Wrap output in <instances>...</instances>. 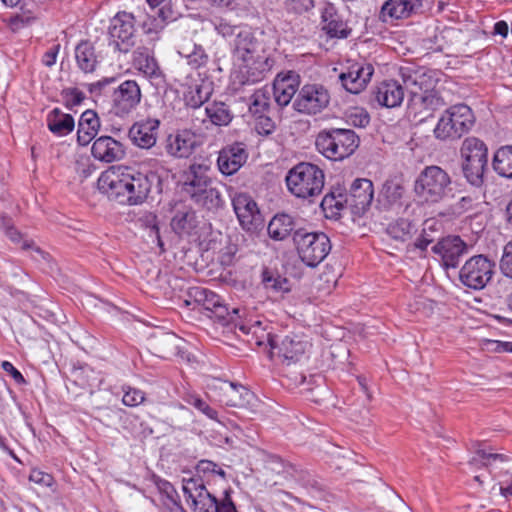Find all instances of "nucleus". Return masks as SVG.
<instances>
[{
  "label": "nucleus",
  "mask_w": 512,
  "mask_h": 512,
  "mask_svg": "<svg viewBox=\"0 0 512 512\" xmlns=\"http://www.w3.org/2000/svg\"><path fill=\"white\" fill-rule=\"evenodd\" d=\"M160 182V177L154 172H132L128 168L110 167L101 173L97 188L109 199L132 206L142 204L153 185L159 189Z\"/></svg>",
  "instance_id": "f257e3e1"
},
{
  "label": "nucleus",
  "mask_w": 512,
  "mask_h": 512,
  "mask_svg": "<svg viewBox=\"0 0 512 512\" xmlns=\"http://www.w3.org/2000/svg\"><path fill=\"white\" fill-rule=\"evenodd\" d=\"M231 46L234 57L243 63L246 82L257 83L266 78L274 65V59L264 42L250 28L239 30Z\"/></svg>",
  "instance_id": "f03ea898"
},
{
  "label": "nucleus",
  "mask_w": 512,
  "mask_h": 512,
  "mask_svg": "<svg viewBox=\"0 0 512 512\" xmlns=\"http://www.w3.org/2000/svg\"><path fill=\"white\" fill-rule=\"evenodd\" d=\"M374 197L373 183L369 179H355L349 192L341 185L332 186L323 197L321 208L328 219H338L341 212L349 209L354 215H362L370 207Z\"/></svg>",
  "instance_id": "7ed1b4c3"
},
{
  "label": "nucleus",
  "mask_w": 512,
  "mask_h": 512,
  "mask_svg": "<svg viewBox=\"0 0 512 512\" xmlns=\"http://www.w3.org/2000/svg\"><path fill=\"white\" fill-rule=\"evenodd\" d=\"M207 172L205 165H190L182 183V192L196 205L208 211H217L223 206L224 200Z\"/></svg>",
  "instance_id": "20e7f679"
},
{
  "label": "nucleus",
  "mask_w": 512,
  "mask_h": 512,
  "mask_svg": "<svg viewBox=\"0 0 512 512\" xmlns=\"http://www.w3.org/2000/svg\"><path fill=\"white\" fill-rule=\"evenodd\" d=\"M452 177L438 165H429L421 170L414 182V193L422 203L437 204L448 197Z\"/></svg>",
  "instance_id": "39448f33"
},
{
  "label": "nucleus",
  "mask_w": 512,
  "mask_h": 512,
  "mask_svg": "<svg viewBox=\"0 0 512 512\" xmlns=\"http://www.w3.org/2000/svg\"><path fill=\"white\" fill-rule=\"evenodd\" d=\"M359 143L360 138L353 130L340 128L322 130L315 141L318 151L334 161L343 160L352 155Z\"/></svg>",
  "instance_id": "423d86ee"
},
{
  "label": "nucleus",
  "mask_w": 512,
  "mask_h": 512,
  "mask_svg": "<svg viewBox=\"0 0 512 512\" xmlns=\"http://www.w3.org/2000/svg\"><path fill=\"white\" fill-rule=\"evenodd\" d=\"M324 180L323 170L307 162L297 164L286 176L288 190L303 199L318 196L323 190Z\"/></svg>",
  "instance_id": "0eeeda50"
},
{
  "label": "nucleus",
  "mask_w": 512,
  "mask_h": 512,
  "mask_svg": "<svg viewBox=\"0 0 512 512\" xmlns=\"http://www.w3.org/2000/svg\"><path fill=\"white\" fill-rule=\"evenodd\" d=\"M475 124V116L471 108L458 104L448 108L434 129V135L439 140L459 139Z\"/></svg>",
  "instance_id": "6e6552de"
},
{
  "label": "nucleus",
  "mask_w": 512,
  "mask_h": 512,
  "mask_svg": "<svg viewBox=\"0 0 512 512\" xmlns=\"http://www.w3.org/2000/svg\"><path fill=\"white\" fill-rule=\"evenodd\" d=\"M293 242L300 259L310 267L321 263L331 250L329 237L323 232H310L305 228L293 235Z\"/></svg>",
  "instance_id": "1a4fd4ad"
},
{
  "label": "nucleus",
  "mask_w": 512,
  "mask_h": 512,
  "mask_svg": "<svg viewBox=\"0 0 512 512\" xmlns=\"http://www.w3.org/2000/svg\"><path fill=\"white\" fill-rule=\"evenodd\" d=\"M495 263L485 255L469 258L459 271V280L467 288L481 290L491 281Z\"/></svg>",
  "instance_id": "9d476101"
},
{
  "label": "nucleus",
  "mask_w": 512,
  "mask_h": 512,
  "mask_svg": "<svg viewBox=\"0 0 512 512\" xmlns=\"http://www.w3.org/2000/svg\"><path fill=\"white\" fill-rule=\"evenodd\" d=\"M266 336L271 348V356H277L287 365L297 362L308 347V342L297 335L279 337L268 333Z\"/></svg>",
  "instance_id": "9b49d317"
},
{
  "label": "nucleus",
  "mask_w": 512,
  "mask_h": 512,
  "mask_svg": "<svg viewBox=\"0 0 512 512\" xmlns=\"http://www.w3.org/2000/svg\"><path fill=\"white\" fill-rule=\"evenodd\" d=\"M142 93L135 80H126L114 89L112 94V111L116 116H129L140 104Z\"/></svg>",
  "instance_id": "f8f14e48"
},
{
  "label": "nucleus",
  "mask_w": 512,
  "mask_h": 512,
  "mask_svg": "<svg viewBox=\"0 0 512 512\" xmlns=\"http://www.w3.org/2000/svg\"><path fill=\"white\" fill-rule=\"evenodd\" d=\"M109 35L119 51L127 53L135 45V17L132 13L118 12L109 25Z\"/></svg>",
  "instance_id": "ddd939ff"
},
{
  "label": "nucleus",
  "mask_w": 512,
  "mask_h": 512,
  "mask_svg": "<svg viewBox=\"0 0 512 512\" xmlns=\"http://www.w3.org/2000/svg\"><path fill=\"white\" fill-rule=\"evenodd\" d=\"M330 96L322 85H304L293 102L296 111L304 114H317L329 104Z\"/></svg>",
  "instance_id": "4468645a"
},
{
  "label": "nucleus",
  "mask_w": 512,
  "mask_h": 512,
  "mask_svg": "<svg viewBox=\"0 0 512 512\" xmlns=\"http://www.w3.org/2000/svg\"><path fill=\"white\" fill-rule=\"evenodd\" d=\"M401 77L405 90L410 96V102H412L414 98H418L427 92H431L435 89L437 84L435 72L422 68L417 70L402 68Z\"/></svg>",
  "instance_id": "2eb2a0df"
},
{
  "label": "nucleus",
  "mask_w": 512,
  "mask_h": 512,
  "mask_svg": "<svg viewBox=\"0 0 512 512\" xmlns=\"http://www.w3.org/2000/svg\"><path fill=\"white\" fill-rule=\"evenodd\" d=\"M319 13L321 30L329 38L344 39L350 35L351 29L333 3L322 2L319 6Z\"/></svg>",
  "instance_id": "dca6fc26"
},
{
  "label": "nucleus",
  "mask_w": 512,
  "mask_h": 512,
  "mask_svg": "<svg viewBox=\"0 0 512 512\" xmlns=\"http://www.w3.org/2000/svg\"><path fill=\"white\" fill-rule=\"evenodd\" d=\"M232 205L243 229L251 231L262 223L257 204L248 194H236L232 199Z\"/></svg>",
  "instance_id": "f3484780"
},
{
  "label": "nucleus",
  "mask_w": 512,
  "mask_h": 512,
  "mask_svg": "<svg viewBox=\"0 0 512 512\" xmlns=\"http://www.w3.org/2000/svg\"><path fill=\"white\" fill-rule=\"evenodd\" d=\"M467 250V244L459 236L442 238L432 247L433 253L441 257L445 268L457 267Z\"/></svg>",
  "instance_id": "a211bd4d"
},
{
  "label": "nucleus",
  "mask_w": 512,
  "mask_h": 512,
  "mask_svg": "<svg viewBox=\"0 0 512 512\" xmlns=\"http://www.w3.org/2000/svg\"><path fill=\"white\" fill-rule=\"evenodd\" d=\"M248 153L243 143L223 147L218 154L217 165L223 175L235 174L247 161Z\"/></svg>",
  "instance_id": "6ab92c4d"
},
{
  "label": "nucleus",
  "mask_w": 512,
  "mask_h": 512,
  "mask_svg": "<svg viewBox=\"0 0 512 512\" xmlns=\"http://www.w3.org/2000/svg\"><path fill=\"white\" fill-rule=\"evenodd\" d=\"M160 121L147 118L134 123L129 129V138L132 143L142 149H150L156 144Z\"/></svg>",
  "instance_id": "aec40b11"
},
{
  "label": "nucleus",
  "mask_w": 512,
  "mask_h": 512,
  "mask_svg": "<svg viewBox=\"0 0 512 512\" xmlns=\"http://www.w3.org/2000/svg\"><path fill=\"white\" fill-rule=\"evenodd\" d=\"M91 154L96 160L108 164L122 160L126 152L120 141L111 136H100L93 142Z\"/></svg>",
  "instance_id": "412c9836"
},
{
  "label": "nucleus",
  "mask_w": 512,
  "mask_h": 512,
  "mask_svg": "<svg viewBox=\"0 0 512 512\" xmlns=\"http://www.w3.org/2000/svg\"><path fill=\"white\" fill-rule=\"evenodd\" d=\"M422 7V0H387L381 8L380 19L383 22H393L408 18L417 13Z\"/></svg>",
  "instance_id": "4be33fe9"
},
{
  "label": "nucleus",
  "mask_w": 512,
  "mask_h": 512,
  "mask_svg": "<svg viewBox=\"0 0 512 512\" xmlns=\"http://www.w3.org/2000/svg\"><path fill=\"white\" fill-rule=\"evenodd\" d=\"M300 84V77L293 71L278 74L273 82V95L280 107L287 106L296 94Z\"/></svg>",
  "instance_id": "5701e85b"
},
{
  "label": "nucleus",
  "mask_w": 512,
  "mask_h": 512,
  "mask_svg": "<svg viewBox=\"0 0 512 512\" xmlns=\"http://www.w3.org/2000/svg\"><path fill=\"white\" fill-rule=\"evenodd\" d=\"M222 391L220 402L230 407H248L255 400V395L241 384L228 381H220Z\"/></svg>",
  "instance_id": "b1692460"
},
{
  "label": "nucleus",
  "mask_w": 512,
  "mask_h": 512,
  "mask_svg": "<svg viewBox=\"0 0 512 512\" xmlns=\"http://www.w3.org/2000/svg\"><path fill=\"white\" fill-rule=\"evenodd\" d=\"M404 89V85L402 86L398 81H383L373 91L372 96L380 106L394 108L402 103Z\"/></svg>",
  "instance_id": "393cba45"
},
{
  "label": "nucleus",
  "mask_w": 512,
  "mask_h": 512,
  "mask_svg": "<svg viewBox=\"0 0 512 512\" xmlns=\"http://www.w3.org/2000/svg\"><path fill=\"white\" fill-rule=\"evenodd\" d=\"M195 136L188 130L168 135L165 150L174 158H187L195 148Z\"/></svg>",
  "instance_id": "a878e982"
},
{
  "label": "nucleus",
  "mask_w": 512,
  "mask_h": 512,
  "mask_svg": "<svg viewBox=\"0 0 512 512\" xmlns=\"http://www.w3.org/2000/svg\"><path fill=\"white\" fill-rule=\"evenodd\" d=\"M133 65L145 77L152 81H160L163 78L162 71L152 51L147 47H138L133 52Z\"/></svg>",
  "instance_id": "bb28decb"
},
{
  "label": "nucleus",
  "mask_w": 512,
  "mask_h": 512,
  "mask_svg": "<svg viewBox=\"0 0 512 512\" xmlns=\"http://www.w3.org/2000/svg\"><path fill=\"white\" fill-rule=\"evenodd\" d=\"M304 228L298 227L297 221L289 214H276L268 224V234L276 241H283L289 236H293L298 230Z\"/></svg>",
  "instance_id": "cd10ccee"
},
{
  "label": "nucleus",
  "mask_w": 512,
  "mask_h": 512,
  "mask_svg": "<svg viewBox=\"0 0 512 512\" xmlns=\"http://www.w3.org/2000/svg\"><path fill=\"white\" fill-rule=\"evenodd\" d=\"M100 128L99 118L93 110L81 114L78 122L77 142L80 146L88 145L97 135Z\"/></svg>",
  "instance_id": "c85d7f7f"
},
{
  "label": "nucleus",
  "mask_w": 512,
  "mask_h": 512,
  "mask_svg": "<svg viewBox=\"0 0 512 512\" xmlns=\"http://www.w3.org/2000/svg\"><path fill=\"white\" fill-rule=\"evenodd\" d=\"M180 339L170 332L154 335L150 341L153 353L161 358H169L177 354Z\"/></svg>",
  "instance_id": "c756f323"
},
{
  "label": "nucleus",
  "mask_w": 512,
  "mask_h": 512,
  "mask_svg": "<svg viewBox=\"0 0 512 512\" xmlns=\"http://www.w3.org/2000/svg\"><path fill=\"white\" fill-rule=\"evenodd\" d=\"M460 157L463 161L488 163V148L481 139L477 137H467L462 142Z\"/></svg>",
  "instance_id": "7c9ffc66"
},
{
  "label": "nucleus",
  "mask_w": 512,
  "mask_h": 512,
  "mask_svg": "<svg viewBox=\"0 0 512 512\" xmlns=\"http://www.w3.org/2000/svg\"><path fill=\"white\" fill-rule=\"evenodd\" d=\"M75 60L78 68L85 74L93 73L99 63L93 44L81 41L75 48Z\"/></svg>",
  "instance_id": "2f4dec72"
},
{
  "label": "nucleus",
  "mask_w": 512,
  "mask_h": 512,
  "mask_svg": "<svg viewBox=\"0 0 512 512\" xmlns=\"http://www.w3.org/2000/svg\"><path fill=\"white\" fill-rule=\"evenodd\" d=\"M48 129L56 136H65L71 133L75 127L72 115L63 113L59 108H54L47 115Z\"/></svg>",
  "instance_id": "473e14b6"
},
{
  "label": "nucleus",
  "mask_w": 512,
  "mask_h": 512,
  "mask_svg": "<svg viewBox=\"0 0 512 512\" xmlns=\"http://www.w3.org/2000/svg\"><path fill=\"white\" fill-rule=\"evenodd\" d=\"M171 227L173 231L182 236L190 235L197 227V217L195 211L190 207H184L176 211L171 220Z\"/></svg>",
  "instance_id": "72a5a7b5"
},
{
  "label": "nucleus",
  "mask_w": 512,
  "mask_h": 512,
  "mask_svg": "<svg viewBox=\"0 0 512 512\" xmlns=\"http://www.w3.org/2000/svg\"><path fill=\"white\" fill-rule=\"evenodd\" d=\"M262 284L268 293L275 296H283L291 291V283L286 277L268 269L262 272Z\"/></svg>",
  "instance_id": "f704fd0d"
},
{
  "label": "nucleus",
  "mask_w": 512,
  "mask_h": 512,
  "mask_svg": "<svg viewBox=\"0 0 512 512\" xmlns=\"http://www.w3.org/2000/svg\"><path fill=\"white\" fill-rule=\"evenodd\" d=\"M239 309L233 308L231 311L228 309V307L220 301V303L217 305V307L213 310L211 314H207V317L210 319H213L215 322H218L222 326H227L230 324H235V327L238 326L237 320L239 318ZM239 329L244 332L245 334H249L251 327H247L246 325L240 324Z\"/></svg>",
  "instance_id": "c9c22d12"
},
{
  "label": "nucleus",
  "mask_w": 512,
  "mask_h": 512,
  "mask_svg": "<svg viewBox=\"0 0 512 512\" xmlns=\"http://www.w3.org/2000/svg\"><path fill=\"white\" fill-rule=\"evenodd\" d=\"M192 301L204 310V314H211L220 303L221 298L214 292L201 287L192 288L189 292Z\"/></svg>",
  "instance_id": "e433bc0d"
},
{
  "label": "nucleus",
  "mask_w": 512,
  "mask_h": 512,
  "mask_svg": "<svg viewBox=\"0 0 512 512\" xmlns=\"http://www.w3.org/2000/svg\"><path fill=\"white\" fill-rule=\"evenodd\" d=\"M488 163L461 160V170L466 181L475 188L484 185V174Z\"/></svg>",
  "instance_id": "4c0bfd02"
},
{
  "label": "nucleus",
  "mask_w": 512,
  "mask_h": 512,
  "mask_svg": "<svg viewBox=\"0 0 512 512\" xmlns=\"http://www.w3.org/2000/svg\"><path fill=\"white\" fill-rule=\"evenodd\" d=\"M206 116L215 126H227L233 120V113L224 102H213L205 107Z\"/></svg>",
  "instance_id": "58836bf2"
},
{
  "label": "nucleus",
  "mask_w": 512,
  "mask_h": 512,
  "mask_svg": "<svg viewBox=\"0 0 512 512\" xmlns=\"http://www.w3.org/2000/svg\"><path fill=\"white\" fill-rule=\"evenodd\" d=\"M212 95L211 83L203 82L189 88L184 95L186 106L197 109L208 102Z\"/></svg>",
  "instance_id": "ea45409f"
},
{
  "label": "nucleus",
  "mask_w": 512,
  "mask_h": 512,
  "mask_svg": "<svg viewBox=\"0 0 512 512\" xmlns=\"http://www.w3.org/2000/svg\"><path fill=\"white\" fill-rule=\"evenodd\" d=\"M388 235L396 241L406 242L416 232L415 224L405 218H399L390 223L386 229Z\"/></svg>",
  "instance_id": "a19ab883"
},
{
  "label": "nucleus",
  "mask_w": 512,
  "mask_h": 512,
  "mask_svg": "<svg viewBox=\"0 0 512 512\" xmlns=\"http://www.w3.org/2000/svg\"><path fill=\"white\" fill-rule=\"evenodd\" d=\"M493 169L506 178H512V146L498 149L493 158Z\"/></svg>",
  "instance_id": "79ce46f5"
},
{
  "label": "nucleus",
  "mask_w": 512,
  "mask_h": 512,
  "mask_svg": "<svg viewBox=\"0 0 512 512\" xmlns=\"http://www.w3.org/2000/svg\"><path fill=\"white\" fill-rule=\"evenodd\" d=\"M250 113L256 118H263L270 111V94L266 89L256 90L251 96Z\"/></svg>",
  "instance_id": "37998d69"
},
{
  "label": "nucleus",
  "mask_w": 512,
  "mask_h": 512,
  "mask_svg": "<svg viewBox=\"0 0 512 512\" xmlns=\"http://www.w3.org/2000/svg\"><path fill=\"white\" fill-rule=\"evenodd\" d=\"M410 105L411 107H423L428 111L427 116H430L434 110L443 107L445 105V101L439 92L436 89H433L431 92H427L418 98H414L413 101L410 102Z\"/></svg>",
  "instance_id": "c03bdc74"
},
{
  "label": "nucleus",
  "mask_w": 512,
  "mask_h": 512,
  "mask_svg": "<svg viewBox=\"0 0 512 512\" xmlns=\"http://www.w3.org/2000/svg\"><path fill=\"white\" fill-rule=\"evenodd\" d=\"M182 399L192 406H194L197 410L206 415L209 419L217 420V411L210 407L208 403H206L202 398H200L197 394L186 391L182 395Z\"/></svg>",
  "instance_id": "a18cd8bd"
},
{
  "label": "nucleus",
  "mask_w": 512,
  "mask_h": 512,
  "mask_svg": "<svg viewBox=\"0 0 512 512\" xmlns=\"http://www.w3.org/2000/svg\"><path fill=\"white\" fill-rule=\"evenodd\" d=\"M193 512H213L216 503V497L209 491L200 492L196 497L189 501Z\"/></svg>",
  "instance_id": "49530a36"
},
{
  "label": "nucleus",
  "mask_w": 512,
  "mask_h": 512,
  "mask_svg": "<svg viewBox=\"0 0 512 512\" xmlns=\"http://www.w3.org/2000/svg\"><path fill=\"white\" fill-rule=\"evenodd\" d=\"M404 191V187L400 182L387 180L383 184L381 194L389 204H394L403 197Z\"/></svg>",
  "instance_id": "de8ad7c7"
},
{
  "label": "nucleus",
  "mask_w": 512,
  "mask_h": 512,
  "mask_svg": "<svg viewBox=\"0 0 512 512\" xmlns=\"http://www.w3.org/2000/svg\"><path fill=\"white\" fill-rule=\"evenodd\" d=\"M183 493L186 497L187 502L196 497V494L200 495V492H207L203 480L201 478H189L183 479L182 485Z\"/></svg>",
  "instance_id": "09e8293b"
},
{
  "label": "nucleus",
  "mask_w": 512,
  "mask_h": 512,
  "mask_svg": "<svg viewBox=\"0 0 512 512\" xmlns=\"http://www.w3.org/2000/svg\"><path fill=\"white\" fill-rule=\"evenodd\" d=\"M349 71L353 72L354 77L358 79V83L361 86L362 90L366 87L367 83L370 81L374 68L371 64H353L349 67Z\"/></svg>",
  "instance_id": "8fccbe9b"
},
{
  "label": "nucleus",
  "mask_w": 512,
  "mask_h": 512,
  "mask_svg": "<svg viewBox=\"0 0 512 512\" xmlns=\"http://www.w3.org/2000/svg\"><path fill=\"white\" fill-rule=\"evenodd\" d=\"M494 461L506 462L508 461V457L504 454L490 453L486 452L484 449H478L476 451V456L472 458L470 464H481L482 466L488 467Z\"/></svg>",
  "instance_id": "3c124183"
},
{
  "label": "nucleus",
  "mask_w": 512,
  "mask_h": 512,
  "mask_svg": "<svg viewBox=\"0 0 512 512\" xmlns=\"http://www.w3.org/2000/svg\"><path fill=\"white\" fill-rule=\"evenodd\" d=\"M285 8L294 14H303L310 11L315 5L314 0H285Z\"/></svg>",
  "instance_id": "603ef678"
},
{
  "label": "nucleus",
  "mask_w": 512,
  "mask_h": 512,
  "mask_svg": "<svg viewBox=\"0 0 512 512\" xmlns=\"http://www.w3.org/2000/svg\"><path fill=\"white\" fill-rule=\"evenodd\" d=\"M62 97L66 107L72 109L74 106L81 104L85 95L77 88H67L62 91Z\"/></svg>",
  "instance_id": "864d4df0"
},
{
  "label": "nucleus",
  "mask_w": 512,
  "mask_h": 512,
  "mask_svg": "<svg viewBox=\"0 0 512 512\" xmlns=\"http://www.w3.org/2000/svg\"><path fill=\"white\" fill-rule=\"evenodd\" d=\"M499 266L504 276L512 278V240L504 246Z\"/></svg>",
  "instance_id": "5fc2aeb1"
},
{
  "label": "nucleus",
  "mask_w": 512,
  "mask_h": 512,
  "mask_svg": "<svg viewBox=\"0 0 512 512\" xmlns=\"http://www.w3.org/2000/svg\"><path fill=\"white\" fill-rule=\"evenodd\" d=\"M153 285H154L155 289L159 290V292L163 296H165V297L172 296L171 276L169 274L162 273L161 271H158Z\"/></svg>",
  "instance_id": "6e6d98bb"
},
{
  "label": "nucleus",
  "mask_w": 512,
  "mask_h": 512,
  "mask_svg": "<svg viewBox=\"0 0 512 512\" xmlns=\"http://www.w3.org/2000/svg\"><path fill=\"white\" fill-rule=\"evenodd\" d=\"M340 81L342 86L350 93L357 94L362 91L361 86L358 83V79L354 77L353 72L342 73L340 75Z\"/></svg>",
  "instance_id": "4d7b16f0"
},
{
  "label": "nucleus",
  "mask_w": 512,
  "mask_h": 512,
  "mask_svg": "<svg viewBox=\"0 0 512 512\" xmlns=\"http://www.w3.org/2000/svg\"><path fill=\"white\" fill-rule=\"evenodd\" d=\"M439 223L434 219H428L423 223V228L420 236L431 239V243L438 239L439 236Z\"/></svg>",
  "instance_id": "13d9d810"
},
{
  "label": "nucleus",
  "mask_w": 512,
  "mask_h": 512,
  "mask_svg": "<svg viewBox=\"0 0 512 512\" xmlns=\"http://www.w3.org/2000/svg\"><path fill=\"white\" fill-rule=\"evenodd\" d=\"M144 401V393L138 389L129 388L125 391L122 402L126 406L134 407Z\"/></svg>",
  "instance_id": "bf43d9fd"
},
{
  "label": "nucleus",
  "mask_w": 512,
  "mask_h": 512,
  "mask_svg": "<svg viewBox=\"0 0 512 512\" xmlns=\"http://www.w3.org/2000/svg\"><path fill=\"white\" fill-rule=\"evenodd\" d=\"M213 512H237L228 490H225L224 497L221 500L216 498Z\"/></svg>",
  "instance_id": "052dcab7"
},
{
  "label": "nucleus",
  "mask_w": 512,
  "mask_h": 512,
  "mask_svg": "<svg viewBox=\"0 0 512 512\" xmlns=\"http://www.w3.org/2000/svg\"><path fill=\"white\" fill-rule=\"evenodd\" d=\"M29 480L46 487H51L54 484V478L51 474L38 469H33L31 471Z\"/></svg>",
  "instance_id": "680f3d73"
},
{
  "label": "nucleus",
  "mask_w": 512,
  "mask_h": 512,
  "mask_svg": "<svg viewBox=\"0 0 512 512\" xmlns=\"http://www.w3.org/2000/svg\"><path fill=\"white\" fill-rule=\"evenodd\" d=\"M208 56L201 47H196L195 50L188 56V62L195 68L201 67L206 64Z\"/></svg>",
  "instance_id": "e2e57ef3"
},
{
  "label": "nucleus",
  "mask_w": 512,
  "mask_h": 512,
  "mask_svg": "<svg viewBox=\"0 0 512 512\" xmlns=\"http://www.w3.org/2000/svg\"><path fill=\"white\" fill-rule=\"evenodd\" d=\"M246 27H237V26H232L228 23H220L217 27H216V30L217 32L222 35L223 37L225 38H228V37H234V38H237V34L239 33V30H243L245 29Z\"/></svg>",
  "instance_id": "0e129e2a"
},
{
  "label": "nucleus",
  "mask_w": 512,
  "mask_h": 512,
  "mask_svg": "<svg viewBox=\"0 0 512 512\" xmlns=\"http://www.w3.org/2000/svg\"><path fill=\"white\" fill-rule=\"evenodd\" d=\"M216 468H217V465L210 460H201L197 465V470L199 472H203V473L211 472V473H216V474L224 477L225 471L221 468H219V469H216Z\"/></svg>",
  "instance_id": "69168bd1"
},
{
  "label": "nucleus",
  "mask_w": 512,
  "mask_h": 512,
  "mask_svg": "<svg viewBox=\"0 0 512 512\" xmlns=\"http://www.w3.org/2000/svg\"><path fill=\"white\" fill-rule=\"evenodd\" d=\"M2 369L9 373L17 384H26L23 375L13 366L9 361H3L1 364Z\"/></svg>",
  "instance_id": "338daca9"
},
{
  "label": "nucleus",
  "mask_w": 512,
  "mask_h": 512,
  "mask_svg": "<svg viewBox=\"0 0 512 512\" xmlns=\"http://www.w3.org/2000/svg\"><path fill=\"white\" fill-rule=\"evenodd\" d=\"M158 488L162 493H164L167 496L169 500H171L174 504H177L175 497H178V494L170 482L166 480H161L158 483Z\"/></svg>",
  "instance_id": "774afa93"
}]
</instances>
